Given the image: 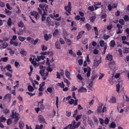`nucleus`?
Masks as SVG:
<instances>
[{
    "label": "nucleus",
    "instance_id": "nucleus-1",
    "mask_svg": "<svg viewBox=\"0 0 129 129\" xmlns=\"http://www.w3.org/2000/svg\"><path fill=\"white\" fill-rule=\"evenodd\" d=\"M103 104H100L98 107L97 110L98 113L102 114L106 111V107L104 106L103 107Z\"/></svg>",
    "mask_w": 129,
    "mask_h": 129
},
{
    "label": "nucleus",
    "instance_id": "nucleus-2",
    "mask_svg": "<svg viewBox=\"0 0 129 129\" xmlns=\"http://www.w3.org/2000/svg\"><path fill=\"white\" fill-rule=\"evenodd\" d=\"M109 66L111 70H112L113 71H116L118 69L117 67L116 66L115 62L114 61L109 63Z\"/></svg>",
    "mask_w": 129,
    "mask_h": 129
},
{
    "label": "nucleus",
    "instance_id": "nucleus-3",
    "mask_svg": "<svg viewBox=\"0 0 129 129\" xmlns=\"http://www.w3.org/2000/svg\"><path fill=\"white\" fill-rule=\"evenodd\" d=\"M43 102H40L38 104V107L35 108V110L37 113H38L40 109L41 110H43L44 107L43 104Z\"/></svg>",
    "mask_w": 129,
    "mask_h": 129
},
{
    "label": "nucleus",
    "instance_id": "nucleus-4",
    "mask_svg": "<svg viewBox=\"0 0 129 129\" xmlns=\"http://www.w3.org/2000/svg\"><path fill=\"white\" fill-rule=\"evenodd\" d=\"M101 62V59H95L94 60L93 67V68H96L98 67L99 64Z\"/></svg>",
    "mask_w": 129,
    "mask_h": 129
},
{
    "label": "nucleus",
    "instance_id": "nucleus-5",
    "mask_svg": "<svg viewBox=\"0 0 129 129\" xmlns=\"http://www.w3.org/2000/svg\"><path fill=\"white\" fill-rule=\"evenodd\" d=\"M114 73L112 72V76H110L108 79V81L109 83L111 85H112L115 82V80L114 78Z\"/></svg>",
    "mask_w": 129,
    "mask_h": 129
},
{
    "label": "nucleus",
    "instance_id": "nucleus-6",
    "mask_svg": "<svg viewBox=\"0 0 129 129\" xmlns=\"http://www.w3.org/2000/svg\"><path fill=\"white\" fill-rule=\"evenodd\" d=\"M34 56H33L32 57H30L29 58L30 61H31V63L33 65L36 67H37L39 65V63L36 62V58Z\"/></svg>",
    "mask_w": 129,
    "mask_h": 129
},
{
    "label": "nucleus",
    "instance_id": "nucleus-7",
    "mask_svg": "<svg viewBox=\"0 0 129 129\" xmlns=\"http://www.w3.org/2000/svg\"><path fill=\"white\" fill-rule=\"evenodd\" d=\"M97 45V43L95 41H93L91 42L89 45V51L90 53L91 52L92 50L94 48V47L96 46Z\"/></svg>",
    "mask_w": 129,
    "mask_h": 129
},
{
    "label": "nucleus",
    "instance_id": "nucleus-8",
    "mask_svg": "<svg viewBox=\"0 0 129 129\" xmlns=\"http://www.w3.org/2000/svg\"><path fill=\"white\" fill-rule=\"evenodd\" d=\"M29 31L26 29V26L24 27L23 29H20L17 33V34L19 35H22L23 33L28 32Z\"/></svg>",
    "mask_w": 129,
    "mask_h": 129
},
{
    "label": "nucleus",
    "instance_id": "nucleus-9",
    "mask_svg": "<svg viewBox=\"0 0 129 129\" xmlns=\"http://www.w3.org/2000/svg\"><path fill=\"white\" fill-rule=\"evenodd\" d=\"M82 86L80 87L78 90V92L80 93H86L87 91V89L84 87V85L82 84Z\"/></svg>",
    "mask_w": 129,
    "mask_h": 129
},
{
    "label": "nucleus",
    "instance_id": "nucleus-10",
    "mask_svg": "<svg viewBox=\"0 0 129 129\" xmlns=\"http://www.w3.org/2000/svg\"><path fill=\"white\" fill-rule=\"evenodd\" d=\"M11 94L8 93L6 94L3 98V100L10 102L11 100Z\"/></svg>",
    "mask_w": 129,
    "mask_h": 129
},
{
    "label": "nucleus",
    "instance_id": "nucleus-11",
    "mask_svg": "<svg viewBox=\"0 0 129 129\" xmlns=\"http://www.w3.org/2000/svg\"><path fill=\"white\" fill-rule=\"evenodd\" d=\"M117 7V4H109L108 5L107 8L109 10L111 11L112 8H116Z\"/></svg>",
    "mask_w": 129,
    "mask_h": 129
},
{
    "label": "nucleus",
    "instance_id": "nucleus-12",
    "mask_svg": "<svg viewBox=\"0 0 129 129\" xmlns=\"http://www.w3.org/2000/svg\"><path fill=\"white\" fill-rule=\"evenodd\" d=\"M100 46L102 47H103L104 48L105 50L104 53L105 52V50L106 49L107 47V43L105 42L103 40H101L99 42Z\"/></svg>",
    "mask_w": 129,
    "mask_h": 129
},
{
    "label": "nucleus",
    "instance_id": "nucleus-13",
    "mask_svg": "<svg viewBox=\"0 0 129 129\" xmlns=\"http://www.w3.org/2000/svg\"><path fill=\"white\" fill-rule=\"evenodd\" d=\"M71 4L70 2L68 3L67 6H65L64 9L65 10L70 14H71L70 11H71Z\"/></svg>",
    "mask_w": 129,
    "mask_h": 129
},
{
    "label": "nucleus",
    "instance_id": "nucleus-14",
    "mask_svg": "<svg viewBox=\"0 0 129 129\" xmlns=\"http://www.w3.org/2000/svg\"><path fill=\"white\" fill-rule=\"evenodd\" d=\"M16 36L14 35L13 36L12 39L10 41V44H14V45L16 46Z\"/></svg>",
    "mask_w": 129,
    "mask_h": 129
},
{
    "label": "nucleus",
    "instance_id": "nucleus-15",
    "mask_svg": "<svg viewBox=\"0 0 129 129\" xmlns=\"http://www.w3.org/2000/svg\"><path fill=\"white\" fill-rule=\"evenodd\" d=\"M116 98L113 96H111L108 100V102L111 103H115L116 102Z\"/></svg>",
    "mask_w": 129,
    "mask_h": 129
},
{
    "label": "nucleus",
    "instance_id": "nucleus-16",
    "mask_svg": "<svg viewBox=\"0 0 129 129\" xmlns=\"http://www.w3.org/2000/svg\"><path fill=\"white\" fill-rule=\"evenodd\" d=\"M30 15L34 16L36 19H38L39 18L38 12L36 11H33L29 13Z\"/></svg>",
    "mask_w": 129,
    "mask_h": 129
},
{
    "label": "nucleus",
    "instance_id": "nucleus-17",
    "mask_svg": "<svg viewBox=\"0 0 129 129\" xmlns=\"http://www.w3.org/2000/svg\"><path fill=\"white\" fill-rule=\"evenodd\" d=\"M72 124L75 129V128H77L78 127L80 124V122H79L76 123L75 121L73 120L72 121Z\"/></svg>",
    "mask_w": 129,
    "mask_h": 129
},
{
    "label": "nucleus",
    "instance_id": "nucleus-18",
    "mask_svg": "<svg viewBox=\"0 0 129 129\" xmlns=\"http://www.w3.org/2000/svg\"><path fill=\"white\" fill-rule=\"evenodd\" d=\"M40 73L42 76H43L44 75V70L45 69V68L42 66H40Z\"/></svg>",
    "mask_w": 129,
    "mask_h": 129
},
{
    "label": "nucleus",
    "instance_id": "nucleus-19",
    "mask_svg": "<svg viewBox=\"0 0 129 129\" xmlns=\"http://www.w3.org/2000/svg\"><path fill=\"white\" fill-rule=\"evenodd\" d=\"M122 86V83L121 82H119L116 85V91H117L119 92L120 91V88H121Z\"/></svg>",
    "mask_w": 129,
    "mask_h": 129
},
{
    "label": "nucleus",
    "instance_id": "nucleus-20",
    "mask_svg": "<svg viewBox=\"0 0 129 129\" xmlns=\"http://www.w3.org/2000/svg\"><path fill=\"white\" fill-rule=\"evenodd\" d=\"M54 61L53 58H52V59L50 60L48 58H47V60L46 62V63L47 65L48 66H50V63H52Z\"/></svg>",
    "mask_w": 129,
    "mask_h": 129
},
{
    "label": "nucleus",
    "instance_id": "nucleus-21",
    "mask_svg": "<svg viewBox=\"0 0 129 129\" xmlns=\"http://www.w3.org/2000/svg\"><path fill=\"white\" fill-rule=\"evenodd\" d=\"M52 36V35L50 34H49L48 35L47 34H45L44 35V38L45 40L47 41L49 39H50Z\"/></svg>",
    "mask_w": 129,
    "mask_h": 129
},
{
    "label": "nucleus",
    "instance_id": "nucleus-22",
    "mask_svg": "<svg viewBox=\"0 0 129 129\" xmlns=\"http://www.w3.org/2000/svg\"><path fill=\"white\" fill-rule=\"evenodd\" d=\"M45 58V57L44 55H41L40 56H38L37 58H36V61H38L42 59L44 60Z\"/></svg>",
    "mask_w": 129,
    "mask_h": 129
},
{
    "label": "nucleus",
    "instance_id": "nucleus-23",
    "mask_svg": "<svg viewBox=\"0 0 129 129\" xmlns=\"http://www.w3.org/2000/svg\"><path fill=\"white\" fill-rule=\"evenodd\" d=\"M85 33L84 31H81L79 33L78 35L77 36V39L78 40L81 38L82 36L84 33Z\"/></svg>",
    "mask_w": 129,
    "mask_h": 129
},
{
    "label": "nucleus",
    "instance_id": "nucleus-24",
    "mask_svg": "<svg viewBox=\"0 0 129 129\" xmlns=\"http://www.w3.org/2000/svg\"><path fill=\"white\" fill-rule=\"evenodd\" d=\"M39 120L40 122H45V119L43 116L41 115H40L38 117Z\"/></svg>",
    "mask_w": 129,
    "mask_h": 129
},
{
    "label": "nucleus",
    "instance_id": "nucleus-25",
    "mask_svg": "<svg viewBox=\"0 0 129 129\" xmlns=\"http://www.w3.org/2000/svg\"><path fill=\"white\" fill-rule=\"evenodd\" d=\"M113 59V56L110 53L108 54L106 56V59L109 61Z\"/></svg>",
    "mask_w": 129,
    "mask_h": 129
},
{
    "label": "nucleus",
    "instance_id": "nucleus-26",
    "mask_svg": "<svg viewBox=\"0 0 129 129\" xmlns=\"http://www.w3.org/2000/svg\"><path fill=\"white\" fill-rule=\"evenodd\" d=\"M63 129H75L72 124H70L64 127Z\"/></svg>",
    "mask_w": 129,
    "mask_h": 129
},
{
    "label": "nucleus",
    "instance_id": "nucleus-27",
    "mask_svg": "<svg viewBox=\"0 0 129 129\" xmlns=\"http://www.w3.org/2000/svg\"><path fill=\"white\" fill-rule=\"evenodd\" d=\"M124 101L128 102L129 101V98L126 95H124L123 96Z\"/></svg>",
    "mask_w": 129,
    "mask_h": 129
},
{
    "label": "nucleus",
    "instance_id": "nucleus-28",
    "mask_svg": "<svg viewBox=\"0 0 129 129\" xmlns=\"http://www.w3.org/2000/svg\"><path fill=\"white\" fill-rule=\"evenodd\" d=\"M55 46L56 49H60L61 48V46L60 43L58 41H56L55 43Z\"/></svg>",
    "mask_w": 129,
    "mask_h": 129
},
{
    "label": "nucleus",
    "instance_id": "nucleus-29",
    "mask_svg": "<svg viewBox=\"0 0 129 129\" xmlns=\"http://www.w3.org/2000/svg\"><path fill=\"white\" fill-rule=\"evenodd\" d=\"M116 127V124L114 122H112L111 124L109 125L110 128H114Z\"/></svg>",
    "mask_w": 129,
    "mask_h": 129
},
{
    "label": "nucleus",
    "instance_id": "nucleus-30",
    "mask_svg": "<svg viewBox=\"0 0 129 129\" xmlns=\"http://www.w3.org/2000/svg\"><path fill=\"white\" fill-rule=\"evenodd\" d=\"M24 126L23 122L21 121H20L19 123V127L20 129H23Z\"/></svg>",
    "mask_w": 129,
    "mask_h": 129
},
{
    "label": "nucleus",
    "instance_id": "nucleus-31",
    "mask_svg": "<svg viewBox=\"0 0 129 129\" xmlns=\"http://www.w3.org/2000/svg\"><path fill=\"white\" fill-rule=\"evenodd\" d=\"M124 106V105L123 103H120L118 104V109L119 111L121 108L123 107Z\"/></svg>",
    "mask_w": 129,
    "mask_h": 129
},
{
    "label": "nucleus",
    "instance_id": "nucleus-32",
    "mask_svg": "<svg viewBox=\"0 0 129 129\" xmlns=\"http://www.w3.org/2000/svg\"><path fill=\"white\" fill-rule=\"evenodd\" d=\"M123 50L124 53H127L129 52V48L126 47L123 48Z\"/></svg>",
    "mask_w": 129,
    "mask_h": 129
},
{
    "label": "nucleus",
    "instance_id": "nucleus-33",
    "mask_svg": "<svg viewBox=\"0 0 129 129\" xmlns=\"http://www.w3.org/2000/svg\"><path fill=\"white\" fill-rule=\"evenodd\" d=\"M65 74L66 77L69 79L71 80V78L70 77V73L67 70H66Z\"/></svg>",
    "mask_w": 129,
    "mask_h": 129
},
{
    "label": "nucleus",
    "instance_id": "nucleus-34",
    "mask_svg": "<svg viewBox=\"0 0 129 129\" xmlns=\"http://www.w3.org/2000/svg\"><path fill=\"white\" fill-rule=\"evenodd\" d=\"M64 39L65 41L67 43V45L69 46L70 45L71 43V41L68 39L66 38L65 37H64Z\"/></svg>",
    "mask_w": 129,
    "mask_h": 129
},
{
    "label": "nucleus",
    "instance_id": "nucleus-35",
    "mask_svg": "<svg viewBox=\"0 0 129 129\" xmlns=\"http://www.w3.org/2000/svg\"><path fill=\"white\" fill-rule=\"evenodd\" d=\"M18 26L21 28L24 27L25 26L24 23L21 21H20L18 23Z\"/></svg>",
    "mask_w": 129,
    "mask_h": 129
},
{
    "label": "nucleus",
    "instance_id": "nucleus-36",
    "mask_svg": "<svg viewBox=\"0 0 129 129\" xmlns=\"http://www.w3.org/2000/svg\"><path fill=\"white\" fill-rule=\"evenodd\" d=\"M88 122L91 128H93L94 127V125L91 120L89 119Z\"/></svg>",
    "mask_w": 129,
    "mask_h": 129
},
{
    "label": "nucleus",
    "instance_id": "nucleus-37",
    "mask_svg": "<svg viewBox=\"0 0 129 129\" xmlns=\"http://www.w3.org/2000/svg\"><path fill=\"white\" fill-rule=\"evenodd\" d=\"M11 68V67L10 65L8 64L7 65V66L5 67L3 69L4 70H5L6 68L7 70L9 71L10 72H11L12 71V70H10V69Z\"/></svg>",
    "mask_w": 129,
    "mask_h": 129
},
{
    "label": "nucleus",
    "instance_id": "nucleus-38",
    "mask_svg": "<svg viewBox=\"0 0 129 129\" xmlns=\"http://www.w3.org/2000/svg\"><path fill=\"white\" fill-rule=\"evenodd\" d=\"M50 19L49 17H48L46 19V23L48 25H50L51 24Z\"/></svg>",
    "mask_w": 129,
    "mask_h": 129
},
{
    "label": "nucleus",
    "instance_id": "nucleus-39",
    "mask_svg": "<svg viewBox=\"0 0 129 129\" xmlns=\"http://www.w3.org/2000/svg\"><path fill=\"white\" fill-rule=\"evenodd\" d=\"M85 27L89 31L91 28V26L88 24L87 23L85 25Z\"/></svg>",
    "mask_w": 129,
    "mask_h": 129
},
{
    "label": "nucleus",
    "instance_id": "nucleus-40",
    "mask_svg": "<svg viewBox=\"0 0 129 129\" xmlns=\"http://www.w3.org/2000/svg\"><path fill=\"white\" fill-rule=\"evenodd\" d=\"M14 110H12V115L10 116V117H12L13 119L14 118L15 116V118L16 117V112H15V115L14 113Z\"/></svg>",
    "mask_w": 129,
    "mask_h": 129
},
{
    "label": "nucleus",
    "instance_id": "nucleus-41",
    "mask_svg": "<svg viewBox=\"0 0 129 129\" xmlns=\"http://www.w3.org/2000/svg\"><path fill=\"white\" fill-rule=\"evenodd\" d=\"M43 127V125L42 124L39 125L37 124L36 125V127L37 129H42Z\"/></svg>",
    "mask_w": 129,
    "mask_h": 129
},
{
    "label": "nucleus",
    "instance_id": "nucleus-42",
    "mask_svg": "<svg viewBox=\"0 0 129 129\" xmlns=\"http://www.w3.org/2000/svg\"><path fill=\"white\" fill-rule=\"evenodd\" d=\"M57 85L60 86L61 88H63L65 86L63 82H62L60 83H58L57 84Z\"/></svg>",
    "mask_w": 129,
    "mask_h": 129
},
{
    "label": "nucleus",
    "instance_id": "nucleus-43",
    "mask_svg": "<svg viewBox=\"0 0 129 129\" xmlns=\"http://www.w3.org/2000/svg\"><path fill=\"white\" fill-rule=\"evenodd\" d=\"M28 89L30 92H32L34 90L33 87L30 85H28Z\"/></svg>",
    "mask_w": 129,
    "mask_h": 129
},
{
    "label": "nucleus",
    "instance_id": "nucleus-44",
    "mask_svg": "<svg viewBox=\"0 0 129 129\" xmlns=\"http://www.w3.org/2000/svg\"><path fill=\"white\" fill-rule=\"evenodd\" d=\"M41 48L42 51H45L47 49V47L44 45H42L41 46Z\"/></svg>",
    "mask_w": 129,
    "mask_h": 129
},
{
    "label": "nucleus",
    "instance_id": "nucleus-45",
    "mask_svg": "<svg viewBox=\"0 0 129 129\" xmlns=\"http://www.w3.org/2000/svg\"><path fill=\"white\" fill-rule=\"evenodd\" d=\"M110 46L111 47H113L115 44V43L114 41L113 40H111L110 41Z\"/></svg>",
    "mask_w": 129,
    "mask_h": 129
},
{
    "label": "nucleus",
    "instance_id": "nucleus-46",
    "mask_svg": "<svg viewBox=\"0 0 129 129\" xmlns=\"http://www.w3.org/2000/svg\"><path fill=\"white\" fill-rule=\"evenodd\" d=\"M6 119L5 117H3V116L0 117V122H3L6 120Z\"/></svg>",
    "mask_w": 129,
    "mask_h": 129
},
{
    "label": "nucleus",
    "instance_id": "nucleus-47",
    "mask_svg": "<svg viewBox=\"0 0 129 129\" xmlns=\"http://www.w3.org/2000/svg\"><path fill=\"white\" fill-rule=\"evenodd\" d=\"M20 53L24 56L26 54V52L23 49L21 50Z\"/></svg>",
    "mask_w": 129,
    "mask_h": 129
},
{
    "label": "nucleus",
    "instance_id": "nucleus-48",
    "mask_svg": "<svg viewBox=\"0 0 129 129\" xmlns=\"http://www.w3.org/2000/svg\"><path fill=\"white\" fill-rule=\"evenodd\" d=\"M18 38L19 40L21 41H23L26 39L24 37L19 36L18 37Z\"/></svg>",
    "mask_w": 129,
    "mask_h": 129
},
{
    "label": "nucleus",
    "instance_id": "nucleus-49",
    "mask_svg": "<svg viewBox=\"0 0 129 129\" xmlns=\"http://www.w3.org/2000/svg\"><path fill=\"white\" fill-rule=\"evenodd\" d=\"M109 119L106 117L104 120V123L106 124H108L109 123Z\"/></svg>",
    "mask_w": 129,
    "mask_h": 129
},
{
    "label": "nucleus",
    "instance_id": "nucleus-50",
    "mask_svg": "<svg viewBox=\"0 0 129 129\" xmlns=\"http://www.w3.org/2000/svg\"><path fill=\"white\" fill-rule=\"evenodd\" d=\"M77 77L78 79L80 80H81L83 79V78L81 75L80 74H79L77 75Z\"/></svg>",
    "mask_w": 129,
    "mask_h": 129
},
{
    "label": "nucleus",
    "instance_id": "nucleus-51",
    "mask_svg": "<svg viewBox=\"0 0 129 129\" xmlns=\"http://www.w3.org/2000/svg\"><path fill=\"white\" fill-rule=\"evenodd\" d=\"M45 6V5L43 4H40L39 5V7L41 9H42V10H43L44 12H45L44 10L43 9L44 8Z\"/></svg>",
    "mask_w": 129,
    "mask_h": 129
},
{
    "label": "nucleus",
    "instance_id": "nucleus-52",
    "mask_svg": "<svg viewBox=\"0 0 129 129\" xmlns=\"http://www.w3.org/2000/svg\"><path fill=\"white\" fill-rule=\"evenodd\" d=\"M58 73L62 76H63L64 75V72L63 70H60L58 72Z\"/></svg>",
    "mask_w": 129,
    "mask_h": 129
},
{
    "label": "nucleus",
    "instance_id": "nucleus-53",
    "mask_svg": "<svg viewBox=\"0 0 129 129\" xmlns=\"http://www.w3.org/2000/svg\"><path fill=\"white\" fill-rule=\"evenodd\" d=\"M11 19L10 18H9L7 22V24L9 26H10L11 25Z\"/></svg>",
    "mask_w": 129,
    "mask_h": 129
},
{
    "label": "nucleus",
    "instance_id": "nucleus-54",
    "mask_svg": "<svg viewBox=\"0 0 129 129\" xmlns=\"http://www.w3.org/2000/svg\"><path fill=\"white\" fill-rule=\"evenodd\" d=\"M97 76V74L96 73H93L91 79L92 80H94Z\"/></svg>",
    "mask_w": 129,
    "mask_h": 129
},
{
    "label": "nucleus",
    "instance_id": "nucleus-55",
    "mask_svg": "<svg viewBox=\"0 0 129 129\" xmlns=\"http://www.w3.org/2000/svg\"><path fill=\"white\" fill-rule=\"evenodd\" d=\"M93 119L95 123L97 124L98 123L99 121L96 117L95 116H93Z\"/></svg>",
    "mask_w": 129,
    "mask_h": 129
},
{
    "label": "nucleus",
    "instance_id": "nucleus-56",
    "mask_svg": "<svg viewBox=\"0 0 129 129\" xmlns=\"http://www.w3.org/2000/svg\"><path fill=\"white\" fill-rule=\"evenodd\" d=\"M110 37V36L108 35H107L106 34H105L103 36V38L104 40H107Z\"/></svg>",
    "mask_w": 129,
    "mask_h": 129
},
{
    "label": "nucleus",
    "instance_id": "nucleus-57",
    "mask_svg": "<svg viewBox=\"0 0 129 129\" xmlns=\"http://www.w3.org/2000/svg\"><path fill=\"white\" fill-rule=\"evenodd\" d=\"M8 46V45L7 43L5 42L3 44V47H2L3 48H5L7 47Z\"/></svg>",
    "mask_w": 129,
    "mask_h": 129
},
{
    "label": "nucleus",
    "instance_id": "nucleus-58",
    "mask_svg": "<svg viewBox=\"0 0 129 129\" xmlns=\"http://www.w3.org/2000/svg\"><path fill=\"white\" fill-rule=\"evenodd\" d=\"M88 39L87 38H86L83 40L82 41V42L83 44H86L87 42Z\"/></svg>",
    "mask_w": 129,
    "mask_h": 129
},
{
    "label": "nucleus",
    "instance_id": "nucleus-59",
    "mask_svg": "<svg viewBox=\"0 0 129 129\" xmlns=\"http://www.w3.org/2000/svg\"><path fill=\"white\" fill-rule=\"evenodd\" d=\"M123 18L125 21H128L129 20L128 16L127 15H125L123 17Z\"/></svg>",
    "mask_w": 129,
    "mask_h": 129
},
{
    "label": "nucleus",
    "instance_id": "nucleus-60",
    "mask_svg": "<svg viewBox=\"0 0 129 129\" xmlns=\"http://www.w3.org/2000/svg\"><path fill=\"white\" fill-rule=\"evenodd\" d=\"M60 41L61 44H64L65 43L64 41L62 38H60Z\"/></svg>",
    "mask_w": 129,
    "mask_h": 129
},
{
    "label": "nucleus",
    "instance_id": "nucleus-61",
    "mask_svg": "<svg viewBox=\"0 0 129 129\" xmlns=\"http://www.w3.org/2000/svg\"><path fill=\"white\" fill-rule=\"evenodd\" d=\"M119 23L123 25L124 24V21L123 20L121 19L119 21Z\"/></svg>",
    "mask_w": 129,
    "mask_h": 129
},
{
    "label": "nucleus",
    "instance_id": "nucleus-62",
    "mask_svg": "<svg viewBox=\"0 0 129 129\" xmlns=\"http://www.w3.org/2000/svg\"><path fill=\"white\" fill-rule=\"evenodd\" d=\"M93 111L90 110H89L87 112L86 114H87L89 115L90 114L93 113Z\"/></svg>",
    "mask_w": 129,
    "mask_h": 129
},
{
    "label": "nucleus",
    "instance_id": "nucleus-63",
    "mask_svg": "<svg viewBox=\"0 0 129 129\" xmlns=\"http://www.w3.org/2000/svg\"><path fill=\"white\" fill-rule=\"evenodd\" d=\"M19 109V112H20L21 111H22L23 109V106L21 105H20L18 106Z\"/></svg>",
    "mask_w": 129,
    "mask_h": 129
},
{
    "label": "nucleus",
    "instance_id": "nucleus-64",
    "mask_svg": "<svg viewBox=\"0 0 129 129\" xmlns=\"http://www.w3.org/2000/svg\"><path fill=\"white\" fill-rule=\"evenodd\" d=\"M8 59V57H2L1 58V60L4 62H6Z\"/></svg>",
    "mask_w": 129,
    "mask_h": 129
}]
</instances>
